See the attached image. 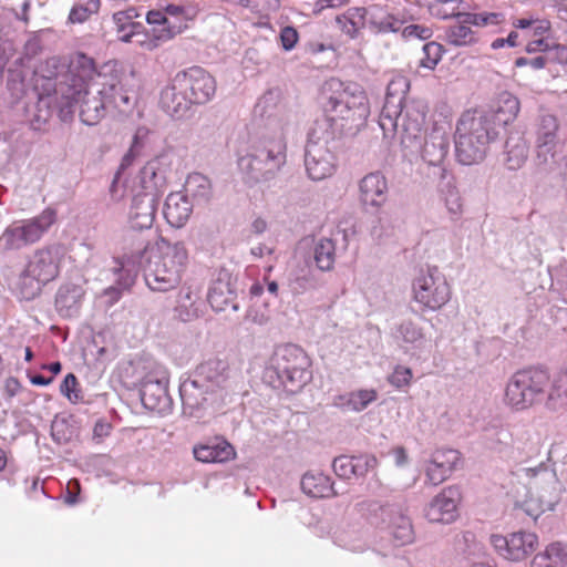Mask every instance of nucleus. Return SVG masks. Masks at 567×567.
I'll return each instance as SVG.
<instances>
[{
	"instance_id": "obj_1",
	"label": "nucleus",
	"mask_w": 567,
	"mask_h": 567,
	"mask_svg": "<svg viewBox=\"0 0 567 567\" xmlns=\"http://www.w3.org/2000/svg\"><path fill=\"white\" fill-rule=\"evenodd\" d=\"M410 82L404 76L394 78L386 87L379 125L385 137L400 134L406 147L421 146L426 105L421 100H406Z\"/></svg>"
},
{
	"instance_id": "obj_2",
	"label": "nucleus",
	"mask_w": 567,
	"mask_h": 567,
	"mask_svg": "<svg viewBox=\"0 0 567 567\" xmlns=\"http://www.w3.org/2000/svg\"><path fill=\"white\" fill-rule=\"evenodd\" d=\"M329 87L333 90L328 100L331 115L319 121L329 122V132L333 133L334 138L357 134L365 125L370 113L364 91L358 84L344 85L337 80H331Z\"/></svg>"
},
{
	"instance_id": "obj_3",
	"label": "nucleus",
	"mask_w": 567,
	"mask_h": 567,
	"mask_svg": "<svg viewBox=\"0 0 567 567\" xmlns=\"http://www.w3.org/2000/svg\"><path fill=\"white\" fill-rule=\"evenodd\" d=\"M141 185L132 196L128 224L136 230L152 227L161 195L166 188V171L159 158L150 161L141 169Z\"/></svg>"
},
{
	"instance_id": "obj_4",
	"label": "nucleus",
	"mask_w": 567,
	"mask_h": 567,
	"mask_svg": "<svg viewBox=\"0 0 567 567\" xmlns=\"http://www.w3.org/2000/svg\"><path fill=\"white\" fill-rule=\"evenodd\" d=\"M497 131L491 126V116L477 111H465L457 121L455 132V152L463 165L482 162L488 144L497 137Z\"/></svg>"
},
{
	"instance_id": "obj_5",
	"label": "nucleus",
	"mask_w": 567,
	"mask_h": 567,
	"mask_svg": "<svg viewBox=\"0 0 567 567\" xmlns=\"http://www.w3.org/2000/svg\"><path fill=\"white\" fill-rule=\"evenodd\" d=\"M187 250L182 243L166 244L148 259L144 279L153 291L166 292L177 288L186 268Z\"/></svg>"
},
{
	"instance_id": "obj_6",
	"label": "nucleus",
	"mask_w": 567,
	"mask_h": 567,
	"mask_svg": "<svg viewBox=\"0 0 567 567\" xmlns=\"http://www.w3.org/2000/svg\"><path fill=\"white\" fill-rule=\"evenodd\" d=\"M286 150L281 131L274 137H265L252 153L243 156L238 162L246 182L256 184L272 179L286 163Z\"/></svg>"
},
{
	"instance_id": "obj_7",
	"label": "nucleus",
	"mask_w": 567,
	"mask_h": 567,
	"mask_svg": "<svg viewBox=\"0 0 567 567\" xmlns=\"http://www.w3.org/2000/svg\"><path fill=\"white\" fill-rule=\"evenodd\" d=\"M309 367L307 353L299 346L287 343L276 348L266 374L269 379L276 377L278 386L296 393L310 380Z\"/></svg>"
},
{
	"instance_id": "obj_8",
	"label": "nucleus",
	"mask_w": 567,
	"mask_h": 567,
	"mask_svg": "<svg viewBox=\"0 0 567 567\" xmlns=\"http://www.w3.org/2000/svg\"><path fill=\"white\" fill-rule=\"evenodd\" d=\"M64 248L51 244L35 249L29 257L21 274L23 285L30 280V286L22 288V293L30 299L38 296L43 286L56 279L64 259Z\"/></svg>"
},
{
	"instance_id": "obj_9",
	"label": "nucleus",
	"mask_w": 567,
	"mask_h": 567,
	"mask_svg": "<svg viewBox=\"0 0 567 567\" xmlns=\"http://www.w3.org/2000/svg\"><path fill=\"white\" fill-rule=\"evenodd\" d=\"M37 73L40 78L37 84L40 91L61 96L60 120L71 121V99L81 95L82 90L78 87L76 79L69 72V68L60 58L51 56L41 63Z\"/></svg>"
},
{
	"instance_id": "obj_10",
	"label": "nucleus",
	"mask_w": 567,
	"mask_h": 567,
	"mask_svg": "<svg viewBox=\"0 0 567 567\" xmlns=\"http://www.w3.org/2000/svg\"><path fill=\"white\" fill-rule=\"evenodd\" d=\"M549 386V373L539 368L515 372L505 389V404L515 411H524L542 402Z\"/></svg>"
},
{
	"instance_id": "obj_11",
	"label": "nucleus",
	"mask_w": 567,
	"mask_h": 567,
	"mask_svg": "<svg viewBox=\"0 0 567 567\" xmlns=\"http://www.w3.org/2000/svg\"><path fill=\"white\" fill-rule=\"evenodd\" d=\"M519 471L529 478V496L523 503L527 515L537 518L542 513L553 511L560 501L561 494L555 471L544 464Z\"/></svg>"
},
{
	"instance_id": "obj_12",
	"label": "nucleus",
	"mask_w": 567,
	"mask_h": 567,
	"mask_svg": "<svg viewBox=\"0 0 567 567\" xmlns=\"http://www.w3.org/2000/svg\"><path fill=\"white\" fill-rule=\"evenodd\" d=\"M329 126L328 121H316L308 134L305 166L308 176L313 181L330 177L336 169L331 147L336 138L333 133L329 132Z\"/></svg>"
},
{
	"instance_id": "obj_13",
	"label": "nucleus",
	"mask_w": 567,
	"mask_h": 567,
	"mask_svg": "<svg viewBox=\"0 0 567 567\" xmlns=\"http://www.w3.org/2000/svg\"><path fill=\"white\" fill-rule=\"evenodd\" d=\"M55 219V212L47 208L35 217L12 223L0 236V254L18 251L38 243Z\"/></svg>"
},
{
	"instance_id": "obj_14",
	"label": "nucleus",
	"mask_w": 567,
	"mask_h": 567,
	"mask_svg": "<svg viewBox=\"0 0 567 567\" xmlns=\"http://www.w3.org/2000/svg\"><path fill=\"white\" fill-rule=\"evenodd\" d=\"M103 97L106 109L113 107L121 113H126L133 107L130 93L123 85V73L117 69L116 62L109 61L102 64V72L93 83V91Z\"/></svg>"
},
{
	"instance_id": "obj_15",
	"label": "nucleus",
	"mask_w": 567,
	"mask_h": 567,
	"mask_svg": "<svg viewBox=\"0 0 567 567\" xmlns=\"http://www.w3.org/2000/svg\"><path fill=\"white\" fill-rule=\"evenodd\" d=\"M413 299L423 309L439 310L451 298V288L437 267H429L413 280Z\"/></svg>"
},
{
	"instance_id": "obj_16",
	"label": "nucleus",
	"mask_w": 567,
	"mask_h": 567,
	"mask_svg": "<svg viewBox=\"0 0 567 567\" xmlns=\"http://www.w3.org/2000/svg\"><path fill=\"white\" fill-rule=\"evenodd\" d=\"M174 78L177 87L186 91L194 104H206L216 93L215 79L200 66L181 71Z\"/></svg>"
},
{
	"instance_id": "obj_17",
	"label": "nucleus",
	"mask_w": 567,
	"mask_h": 567,
	"mask_svg": "<svg viewBox=\"0 0 567 567\" xmlns=\"http://www.w3.org/2000/svg\"><path fill=\"white\" fill-rule=\"evenodd\" d=\"M491 544L504 559L520 561L536 550L538 537L534 533L515 532L508 536L492 535Z\"/></svg>"
},
{
	"instance_id": "obj_18",
	"label": "nucleus",
	"mask_w": 567,
	"mask_h": 567,
	"mask_svg": "<svg viewBox=\"0 0 567 567\" xmlns=\"http://www.w3.org/2000/svg\"><path fill=\"white\" fill-rule=\"evenodd\" d=\"M179 395L183 414L198 419L204 415V412L213 405L217 398L216 393L193 375L181 383Z\"/></svg>"
},
{
	"instance_id": "obj_19",
	"label": "nucleus",
	"mask_w": 567,
	"mask_h": 567,
	"mask_svg": "<svg viewBox=\"0 0 567 567\" xmlns=\"http://www.w3.org/2000/svg\"><path fill=\"white\" fill-rule=\"evenodd\" d=\"M168 378L165 371L157 375H146L140 389L141 402L145 409L157 413H167L171 410L172 400L167 393Z\"/></svg>"
},
{
	"instance_id": "obj_20",
	"label": "nucleus",
	"mask_w": 567,
	"mask_h": 567,
	"mask_svg": "<svg viewBox=\"0 0 567 567\" xmlns=\"http://www.w3.org/2000/svg\"><path fill=\"white\" fill-rule=\"evenodd\" d=\"M146 22L150 25V40L145 43L148 50H153L162 43L172 40L186 28L183 21L166 19V13L162 12V10L148 11Z\"/></svg>"
},
{
	"instance_id": "obj_21",
	"label": "nucleus",
	"mask_w": 567,
	"mask_h": 567,
	"mask_svg": "<svg viewBox=\"0 0 567 567\" xmlns=\"http://www.w3.org/2000/svg\"><path fill=\"white\" fill-rule=\"evenodd\" d=\"M461 492L456 486L442 489L425 508V517L432 523L450 524L457 517Z\"/></svg>"
},
{
	"instance_id": "obj_22",
	"label": "nucleus",
	"mask_w": 567,
	"mask_h": 567,
	"mask_svg": "<svg viewBox=\"0 0 567 567\" xmlns=\"http://www.w3.org/2000/svg\"><path fill=\"white\" fill-rule=\"evenodd\" d=\"M357 28L362 30L367 23L379 32H398L402 22L391 14H386L381 8H350L346 12Z\"/></svg>"
},
{
	"instance_id": "obj_23",
	"label": "nucleus",
	"mask_w": 567,
	"mask_h": 567,
	"mask_svg": "<svg viewBox=\"0 0 567 567\" xmlns=\"http://www.w3.org/2000/svg\"><path fill=\"white\" fill-rule=\"evenodd\" d=\"M208 302L216 312L225 311L228 307L233 311L239 310L237 292L231 282V276L227 271H220L213 281L208 291Z\"/></svg>"
},
{
	"instance_id": "obj_24",
	"label": "nucleus",
	"mask_w": 567,
	"mask_h": 567,
	"mask_svg": "<svg viewBox=\"0 0 567 567\" xmlns=\"http://www.w3.org/2000/svg\"><path fill=\"white\" fill-rule=\"evenodd\" d=\"M89 86L82 87L81 95L71 99V110L74 113L73 104H79V116L83 124L96 125L106 114L105 101L96 93H91Z\"/></svg>"
},
{
	"instance_id": "obj_25",
	"label": "nucleus",
	"mask_w": 567,
	"mask_h": 567,
	"mask_svg": "<svg viewBox=\"0 0 567 567\" xmlns=\"http://www.w3.org/2000/svg\"><path fill=\"white\" fill-rule=\"evenodd\" d=\"M159 105L169 116L181 120L187 116L194 103L186 91L177 87L174 78L172 83L162 91Z\"/></svg>"
},
{
	"instance_id": "obj_26",
	"label": "nucleus",
	"mask_w": 567,
	"mask_h": 567,
	"mask_svg": "<svg viewBox=\"0 0 567 567\" xmlns=\"http://www.w3.org/2000/svg\"><path fill=\"white\" fill-rule=\"evenodd\" d=\"M457 461L458 452L456 450L434 452L425 468L426 483L433 486L443 483L454 470Z\"/></svg>"
},
{
	"instance_id": "obj_27",
	"label": "nucleus",
	"mask_w": 567,
	"mask_h": 567,
	"mask_svg": "<svg viewBox=\"0 0 567 567\" xmlns=\"http://www.w3.org/2000/svg\"><path fill=\"white\" fill-rule=\"evenodd\" d=\"M85 290L82 285L66 282L56 291L55 310L62 318H74L80 313Z\"/></svg>"
},
{
	"instance_id": "obj_28",
	"label": "nucleus",
	"mask_w": 567,
	"mask_h": 567,
	"mask_svg": "<svg viewBox=\"0 0 567 567\" xmlns=\"http://www.w3.org/2000/svg\"><path fill=\"white\" fill-rule=\"evenodd\" d=\"M61 104L60 95L40 91L37 103L27 109L31 127L42 130L54 112L59 114Z\"/></svg>"
},
{
	"instance_id": "obj_29",
	"label": "nucleus",
	"mask_w": 567,
	"mask_h": 567,
	"mask_svg": "<svg viewBox=\"0 0 567 567\" xmlns=\"http://www.w3.org/2000/svg\"><path fill=\"white\" fill-rule=\"evenodd\" d=\"M519 110V100L512 93L504 91L497 95L491 111H477V113H484L485 115L491 116V126L495 127V124L505 126L513 123L516 120Z\"/></svg>"
},
{
	"instance_id": "obj_30",
	"label": "nucleus",
	"mask_w": 567,
	"mask_h": 567,
	"mask_svg": "<svg viewBox=\"0 0 567 567\" xmlns=\"http://www.w3.org/2000/svg\"><path fill=\"white\" fill-rule=\"evenodd\" d=\"M227 363L220 359H209L200 363L193 373L199 382L210 389L214 393L224 388L227 382Z\"/></svg>"
},
{
	"instance_id": "obj_31",
	"label": "nucleus",
	"mask_w": 567,
	"mask_h": 567,
	"mask_svg": "<svg viewBox=\"0 0 567 567\" xmlns=\"http://www.w3.org/2000/svg\"><path fill=\"white\" fill-rule=\"evenodd\" d=\"M388 182L380 172L365 175L360 182V198L364 205L382 206L386 200Z\"/></svg>"
},
{
	"instance_id": "obj_32",
	"label": "nucleus",
	"mask_w": 567,
	"mask_h": 567,
	"mask_svg": "<svg viewBox=\"0 0 567 567\" xmlns=\"http://www.w3.org/2000/svg\"><path fill=\"white\" fill-rule=\"evenodd\" d=\"M193 213V203L183 192L171 193L164 204L163 214L167 223L175 227H183Z\"/></svg>"
},
{
	"instance_id": "obj_33",
	"label": "nucleus",
	"mask_w": 567,
	"mask_h": 567,
	"mask_svg": "<svg viewBox=\"0 0 567 567\" xmlns=\"http://www.w3.org/2000/svg\"><path fill=\"white\" fill-rule=\"evenodd\" d=\"M300 485L302 492L311 497L330 498L338 495L331 478L320 472L306 473L301 478Z\"/></svg>"
},
{
	"instance_id": "obj_34",
	"label": "nucleus",
	"mask_w": 567,
	"mask_h": 567,
	"mask_svg": "<svg viewBox=\"0 0 567 567\" xmlns=\"http://www.w3.org/2000/svg\"><path fill=\"white\" fill-rule=\"evenodd\" d=\"M69 72L76 79L79 89L82 90V87L89 86L93 91V83L102 72V65L97 69L92 58L84 53H78Z\"/></svg>"
},
{
	"instance_id": "obj_35",
	"label": "nucleus",
	"mask_w": 567,
	"mask_h": 567,
	"mask_svg": "<svg viewBox=\"0 0 567 567\" xmlns=\"http://www.w3.org/2000/svg\"><path fill=\"white\" fill-rule=\"evenodd\" d=\"M449 138L439 131L430 134L422 145V158L432 166H440L449 153Z\"/></svg>"
},
{
	"instance_id": "obj_36",
	"label": "nucleus",
	"mask_w": 567,
	"mask_h": 567,
	"mask_svg": "<svg viewBox=\"0 0 567 567\" xmlns=\"http://www.w3.org/2000/svg\"><path fill=\"white\" fill-rule=\"evenodd\" d=\"M528 143L519 132L508 135L505 142V163L508 169L515 171L520 168L528 157Z\"/></svg>"
},
{
	"instance_id": "obj_37",
	"label": "nucleus",
	"mask_w": 567,
	"mask_h": 567,
	"mask_svg": "<svg viewBox=\"0 0 567 567\" xmlns=\"http://www.w3.org/2000/svg\"><path fill=\"white\" fill-rule=\"evenodd\" d=\"M482 439L486 447L494 451H502L512 442L509 429L498 420L486 423L482 430Z\"/></svg>"
},
{
	"instance_id": "obj_38",
	"label": "nucleus",
	"mask_w": 567,
	"mask_h": 567,
	"mask_svg": "<svg viewBox=\"0 0 567 567\" xmlns=\"http://www.w3.org/2000/svg\"><path fill=\"white\" fill-rule=\"evenodd\" d=\"M184 195L192 197L195 204H207L212 198L210 181L200 173L188 175L184 185Z\"/></svg>"
},
{
	"instance_id": "obj_39",
	"label": "nucleus",
	"mask_w": 567,
	"mask_h": 567,
	"mask_svg": "<svg viewBox=\"0 0 567 567\" xmlns=\"http://www.w3.org/2000/svg\"><path fill=\"white\" fill-rule=\"evenodd\" d=\"M194 456L203 463H224L234 457V447L227 442L194 447Z\"/></svg>"
},
{
	"instance_id": "obj_40",
	"label": "nucleus",
	"mask_w": 567,
	"mask_h": 567,
	"mask_svg": "<svg viewBox=\"0 0 567 567\" xmlns=\"http://www.w3.org/2000/svg\"><path fill=\"white\" fill-rule=\"evenodd\" d=\"M386 526L399 542L400 545L409 544L414 538L411 519L403 514L402 509L395 505V512H392L388 518Z\"/></svg>"
},
{
	"instance_id": "obj_41",
	"label": "nucleus",
	"mask_w": 567,
	"mask_h": 567,
	"mask_svg": "<svg viewBox=\"0 0 567 567\" xmlns=\"http://www.w3.org/2000/svg\"><path fill=\"white\" fill-rule=\"evenodd\" d=\"M567 565V545L553 543L543 553L537 554L530 567H565Z\"/></svg>"
},
{
	"instance_id": "obj_42",
	"label": "nucleus",
	"mask_w": 567,
	"mask_h": 567,
	"mask_svg": "<svg viewBox=\"0 0 567 567\" xmlns=\"http://www.w3.org/2000/svg\"><path fill=\"white\" fill-rule=\"evenodd\" d=\"M471 6L463 0H436L430 4L431 13L441 19L456 18L464 22L465 14H468Z\"/></svg>"
},
{
	"instance_id": "obj_43",
	"label": "nucleus",
	"mask_w": 567,
	"mask_h": 567,
	"mask_svg": "<svg viewBox=\"0 0 567 567\" xmlns=\"http://www.w3.org/2000/svg\"><path fill=\"white\" fill-rule=\"evenodd\" d=\"M198 296L194 292L190 287H183L176 299V306L174 308L176 316L184 322H189L198 318L197 307Z\"/></svg>"
},
{
	"instance_id": "obj_44",
	"label": "nucleus",
	"mask_w": 567,
	"mask_h": 567,
	"mask_svg": "<svg viewBox=\"0 0 567 567\" xmlns=\"http://www.w3.org/2000/svg\"><path fill=\"white\" fill-rule=\"evenodd\" d=\"M334 402V405L354 412L363 411L370 403L377 400V392L374 390H359L349 393L348 395H340Z\"/></svg>"
},
{
	"instance_id": "obj_45",
	"label": "nucleus",
	"mask_w": 567,
	"mask_h": 567,
	"mask_svg": "<svg viewBox=\"0 0 567 567\" xmlns=\"http://www.w3.org/2000/svg\"><path fill=\"white\" fill-rule=\"evenodd\" d=\"M79 429L76 422L72 416H55L51 423V436L58 444H68L73 439L78 437Z\"/></svg>"
},
{
	"instance_id": "obj_46",
	"label": "nucleus",
	"mask_w": 567,
	"mask_h": 567,
	"mask_svg": "<svg viewBox=\"0 0 567 567\" xmlns=\"http://www.w3.org/2000/svg\"><path fill=\"white\" fill-rule=\"evenodd\" d=\"M355 506L359 513L367 515L378 525H386L389 516L392 512H395V505L381 504L378 501H363Z\"/></svg>"
},
{
	"instance_id": "obj_47",
	"label": "nucleus",
	"mask_w": 567,
	"mask_h": 567,
	"mask_svg": "<svg viewBox=\"0 0 567 567\" xmlns=\"http://www.w3.org/2000/svg\"><path fill=\"white\" fill-rule=\"evenodd\" d=\"M336 259V246L331 239L321 238L313 248V260L321 271H329L333 268Z\"/></svg>"
},
{
	"instance_id": "obj_48",
	"label": "nucleus",
	"mask_w": 567,
	"mask_h": 567,
	"mask_svg": "<svg viewBox=\"0 0 567 567\" xmlns=\"http://www.w3.org/2000/svg\"><path fill=\"white\" fill-rule=\"evenodd\" d=\"M395 338L405 343L422 348L426 343L423 329L412 320H403L395 329Z\"/></svg>"
},
{
	"instance_id": "obj_49",
	"label": "nucleus",
	"mask_w": 567,
	"mask_h": 567,
	"mask_svg": "<svg viewBox=\"0 0 567 567\" xmlns=\"http://www.w3.org/2000/svg\"><path fill=\"white\" fill-rule=\"evenodd\" d=\"M558 121L551 114H543L539 116L536 126V140L535 143H556L559 144L558 140Z\"/></svg>"
},
{
	"instance_id": "obj_50",
	"label": "nucleus",
	"mask_w": 567,
	"mask_h": 567,
	"mask_svg": "<svg viewBox=\"0 0 567 567\" xmlns=\"http://www.w3.org/2000/svg\"><path fill=\"white\" fill-rule=\"evenodd\" d=\"M101 6V0H82L71 8L68 21L72 24L84 23L91 16L99 13Z\"/></svg>"
},
{
	"instance_id": "obj_51",
	"label": "nucleus",
	"mask_w": 567,
	"mask_h": 567,
	"mask_svg": "<svg viewBox=\"0 0 567 567\" xmlns=\"http://www.w3.org/2000/svg\"><path fill=\"white\" fill-rule=\"evenodd\" d=\"M457 22V24L446 29L445 34L447 42L454 47L468 45L475 42L474 32L468 27L470 23Z\"/></svg>"
},
{
	"instance_id": "obj_52",
	"label": "nucleus",
	"mask_w": 567,
	"mask_h": 567,
	"mask_svg": "<svg viewBox=\"0 0 567 567\" xmlns=\"http://www.w3.org/2000/svg\"><path fill=\"white\" fill-rule=\"evenodd\" d=\"M443 47L437 42H427L422 48V56L420 58V66L434 70L443 55Z\"/></svg>"
},
{
	"instance_id": "obj_53",
	"label": "nucleus",
	"mask_w": 567,
	"mask_h": 567,
	"mask_svg": "<svg viewBox=\"0 0 567 567\" xmlns=\"http://www.w3.org/2000/svg\"><path fill=\"white\" fill-rule=\"evenodd\" d=\"M505 20V17L501 12H481L473 13L468 11V14H465L464 22L471 23L475 27H487V25H497Z\"/></svg>"
},
{
	"instance_id": "obj_54",
	"label": "nucleus",
	"mask_w": 567,
	"mask_h": 567,
	"mask_svg": "<svg viewBox=\"0 0 567 567\" xmlns=\"http://www.w3.org/2000/svg\"><path fill=\"white\" fill-rule=\"evenodd\" d=\"M556 143H535V163L538 167L548 166L556 162L557 147Z\"/></svg>"
},
{
	"instance_id": "obj_55",
	"label": "nucleus",
	"mask_w": 567,
	"mask_h": 567,
	"mask_svg": "<svg viewBox=\"0 0 567 567\" xmlns=\"http://www.w3.org/2000/svg\"><path fill=\"white\" fill-rule=\"evenodd\" d=\"M114 274L117 275L116 285L121 289L127 290L134 285L137 271L134 266L131 267L123 261H116Z\"/></svg>"
},
{
	"instance_id": "obj_56",
	"label": "nucleus",
	"mask_w": 567,
	"mask_h": 567,
	"mask_svg": "<svg viewBox=\"0 0 567 567\" xmlns=\"http://www.w3.org/2000/svg\"><path fill=\"white\" fill-rule=\"evenodd\" d=\"M352 458L354 477L365 476L370 470H373L378 465L377 457L371 454L352 456Z\"/></svg>"
},
{
	"instance_id": "obj_57",
	"label": "nucleus",
	"mask_w": 567,
	"mask_h": 567,
	"mask_svg": "<svg viewBox=\"0 0 567 567\" xmlns=\"http://www.w3.org/2000/svg\"><path fill=\"white\" fill-rule=\"evenodd\" d=\"M30 73L27 69H19L10 65L8 68V85L16 93H22L24 90V81Z\"/></svg>"
},
{
	"instance_id": "obj_58",
	"label": "nucleus",
	"mask_w": 567,
	"mask_h": 567,
	"mask_svg": "<svg viewBox=\"0 0 567 567\" xmlns=\"http://www.w3.org/2000/svg\"><path fill=\"white\" fill-rule=\"evenodd\" d=\"M333 471L337 476L343 480H350L353 476V458L352 456L341 455L333 460Z\"/></svg>"
},
{
	"instance_id": "obj_59",
	"label": "nucleus",
	"mask_w": 567,
	"mask_h": 567,
	"mask_svg": "<svg viewBox=\"0 0 567 567\" xmlns=\"http://www.w3.org/2000/svg\"><path fill=\"white\" fill-rule=\"evenodd\" d=\"M78 386V379L74 374L69 373L65 375L64 380L62 381L60 385V391L63 395L68 398V400L72 403L79 402L81 396L78 393L76 390Z\"/></svg>"
},
{
	"instance_id": "obj_60",
	"label": "nucleus",
	"mask_w": 567,
	"mask_h": 567,
	"mask_svg": "<svg viewBox=\"0 0 567 567\" xmlns=\"http://www.w3.org/2000/svg\"><path fill=\"white\" fill-rule=\"evenodd\" d=\"M432 29L421 24H409L402 29V37L404 39H420L427 40L432 37Z\"/></svg>"
},
{
	"instance_id": "obj_61",
	"label": "nucleus",
	"mask_w": 567,
	"mask_h": 567,
	"mask_svg": "<svg viewBox=\"0 0 567 567\" xmlns=\"http://www.w3.org/2000/svg\"><path fill=\"white\" fill-rule=\"evenodd\" d=\"M549 292L554 295L557 300L567 305V274H563L551 280Z\"/></svg>"
},
{
	"instance_id": "obj_62",
	"label": "nucleus",
	"mask_w": 567,
	"mask_h": 567,
	"mask_svg": "<svg viewBox=\"0 0 567 567\" xmlns=\"http://www.w3.org/2000/svg\"><path fill=\"white\" fill-rule=\"evenodd\" d=\"M411 379V370L404 367H396L394 371L388 377V381L398 389L408 385Z\"/></svg>"
},
{
	"instance_id": "obj_63",
	"label": "nucleus",
	"mask_w": 567,
	"mask_h": 567,
	"mask_svg": "<svg viewBox=\"0 0 567 567\" xmlns=\"http://www.w3.org/2000/svg\"><path fill=\"white\" fill-rule=\"evenodd\" d=\"M140 17L136 8H128L126 10L117 11L113 14V21L116 27L120 28V31L127 30V23L133 22V19Z\"/></svg>"
},
{
	"instance_id": "obj_64",
	"label": "nucleus",
	"mask_w": 567,
	"mask_h": 567,
	"mask_svg": "<svg viewBox=\"0 0 567 567\" xmlns=\"http://www.w3.org/2000/svg\"><path fill=\"white\" fill-rule=\"evenodd\" d=\"M42 51L41 39L37 35H32L27 40L23 45L22 53L27 56V62H31Z\"/></svg>"
}]
</instances>
